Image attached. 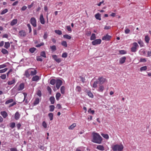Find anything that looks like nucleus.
<instances>
[{"instance_id":"f257e3e1","label":"nucleus","mask_w":151,"mask_h":151,"mask_svg":"<svg viewBox=\"0 0 151 151\" xmlns=\"http://www.w3.org/2000/svg\"><path fill=\"white\" fill-rule=\"evenodd\" d=\"M93 139L92 141L94 143L97 144H101L102 140V137L98 133L95 132L92 133Z\"/></svg>"},{"instance_id":"f03ea898","label":"nucleus","mask_w":151,"mask_h":151,"mask_svg":"<svg viewBox=\"0 0 151 151\" xmlns=\"http://www.w3.org/2000/svg\"><path fill=\"white\" fill-rule=\"evenodd\" d=\"M111 148L113 151H123L124 147L122 144H120L114 145Z\"/></svg>"},{"instance_id":"7ed1b4c3","label":"nucleus","mask_w":151,"mask_h":151,"mask_svg":"<svg viewBox=\"0 0 151 151\" xmlns=\"http://www.w3.org/2000/svg\"><path fill=\"white\" fill-rule=\"evenodd\" d=\"M97 80L100 85H101L104 83L107 82L106 79L102 76L99 77Z\"/></svg>"},{"instance_id":"20e7f679","label":"nucleus","mask_w":151,"mask_h":151,"mask_svg":"<svg viewBox=\"0 0 151 151\" xmlns=\"http://www.w3.org/2000/svg\"><path fill=\"white\" fill-rule=\"evenodd\" d=\"M18 35L19 37H23L26 36L27 34L24 30H22L19 32Z\"/></svg>"},{"instance_id":"39448f33","label":"nucleus","mask_w":151,"mask_h":151,"mask_svg":"<svg viewBox=\"0 0 151 151\" xmlns=\"http://www.w3.org/2000/svg\"><path fill=\"white\" fill-rule=\"evenodd\" d=\"M31 24L34 27H35L37 26L36 24V20L34 17H32L31 18L30 20Z\"/></svg>"},{"instance_id":"423d86ee","label":"nucleus","mask_w":151,"mask_h":151,"mask_svg":"<svg viewBox=\"0 0 151 151\" xmlns=\"http://www.w3.org/2000/svg\"><path fill=\"white\" fill-rule=\"evenodd\" d=\"M62 81L60 79H57L56 81V87L57 89H59L62 84Z\"/></svg>"},{"instance_id":"0eeeda50","label":"nucleus","mask_w":151,"mask_h":151,"mask_svg":"<svg viewBox=\"0 0 151 151\" xmlns=\"http://www.w3.org/2000/svg\"><path fill=\"white\" fill-rule=\"evenodd\" d=\"M101 42L100 39H96L92 42V44L93 45L100 44Z\"/></svg>"},{"instance_id":"6e6552de","label":"nucleus","mask_w":151,"mask_h":151,"mask_svg":"<svg viewBox=\"0 0 151 151\" xmlns=\"http://www.w3.org/2000/svg\"><path fill=\"white\" fill-rule=\"evenodd\" d=\"M111 36L107 34L102 37V39L103 40L109 41L111 40Z\"/></svg>"},{"instance_id":"1a4fd4ad","label":"nucleus","mask_w":151,"mask_h":151,"mask_svg":"<svg viewBox=\"0 0 151 151\" xmlns=\"http://www.w3.org/2000/svg\"><path fill=\"white\" fill-rule=\"evenodd\" d=\"M52 57L56 61L57 63H60L61 60L60 58H58L57 56L56 55H52Z\"/></svg>"},{"instance_id":"9d476101","label":"nucleus","mask_w":151,"mask_h":151,"mask_svg":"<svg viewBox=\"0 0 151 151\" xmlns=\"http://www.w3.org/2000/svg\"><path fill=\"white\" fill-rule=\"evenodd\" d=\"M40 23L43 24H44L45 23V21L43 17V15L42 14H41L40 18Z\"/></svg>"},{"instance_id":"9b49d317","label":"nucleus","mask_w":151,"mask_h":151,"mask_svg":"<svg viewBox=\"0 0 151 151\" xmlns=\"http://www.w3.org/2000/svg\"><path fill=\"white\" fill-rule=\"evenodd\" d=\"M126 58L125 56H124L120 58L119 63L120 64H122L125 62Z\"/></svg>"},{"instance_id":"f8f14e48","label":"nucleus","mask_w":151,"mask_h":151,"mask_svg":"<svg viewBox=\"0 0 151 151\" xmlns=\"http://www.w3.org/2000/svg\"><path fill=\"white\" fill-rule=\"evenodd\" d=\"M24 83H20L17 88V90L18 91L22 90L24 88Z\"/></svg>"},{"instance_id":"ddd939ff","label":"nucleus","mask_w":151,"mask_h":151,"mask_svg":"<svg viewBox=\"0 0 151 151\" xmlns=\"http://www.w3.org/2000/svg\"><path fill=\"white\" fill-rule=\"evenodd\" d=\"M40 78L38 76H35L32 78V80L33 81H37L40 80Z\"/></svg>"},{"instance_id":"4468645a","label":"nucleus","mask_w":151,"mask_h":151,"mask_svg":"<svg viewBox=\"0 0 151 151\" xmlns=\"http://www.w3.org/2000/svg\"><path fill=\"white\" fill-rule=\"evenodd\" d=\"M30 71L29 70V69H28L25 71V73H24V76H26V78H29L30 76Z\"/></svg>"},{"instance_id":"2eb2a0df","label":"nucleus","mask_w":151,"mask_h":151,"mask_svg":"<svg viewBox=\"0 0 151 151\" xmlns=\"http://www.w3.org/2000/svg\"><path fill=\"white\" fill-rule=\"evenodd\" d=\"M96 148L99 150L101 151H103L104 150V148L103 145H99L97 146Z\"/></svg>"},{"instance_id":"dca6fc26","label":"nucleus","mask_w":151,"mask_h":151,"mask_svg":"<svg viewBox=\"0 0 151 151\" xmlns=\"http://www.w3.org/2000/svg\"><path fill=\"white\" fill-rule=\"evenodd\" d=\"M17 22V20L16 19H13L10 22V25L13 26L16 24Z\"/></svg>"},{"instance_id":"f3484780","label":"nucleus","mask_w":151,"mask_h":151,"mask_svg":"<svg viewBox=\"0 0 151 151\" xmlns=\"http://www.w3.org/2000/svg\"><path fill=\"white\" fill-rule=\"evenodd\" d=\"M0 113L4 118H5L8 116V114L5 111H1Z\"/></svg>"},{"instance_id":"a211bd4d","label":"nucleus","mask_w":151,"mask_h":151,"mask_svg":"<svg viewBox=\"0 0 151 151\" xmlns=\"http://www.w3.org/2000/svg\"><path fill=\"white\" fill-rule=\"evenodd\" d=\"M99 82L97 80H96L94 82L93 85L92 86V87L94 88H96L97 87V84Z\"/></svg>"},{"instance_id":"6ab92c4d","label":"nucleus","mask_w":151,"mask_h":151,"mask_svg":"<svg viewBox=\"0 0 151 151\" xmlns=\"http://www.w3.org/2000/svg\"><path fill=\"white\" fill-rule=\"evenodd\" d=\"M20 116V114H19V113L18 112H17L15 114V118L16 120H17L18 119Z\"/></svg>"},{"instance_id":"aec40b11","label":"nucleus","mask_w":151,"mask_h":151,"mask_svg":"<svg viewBox=\"0 0 151 151\" xmlns=\"http://www.w3.org/2000/svg\"><path fill=\"white\" fill-rule=\"evenodd\" d=\"M95 17L97 19H98L100 20H101L100 14L99 13H97V14H96L95 15Z\"/></svg>"},{"instance_id":"412c9836","label":"nucleus","mask_w":151,"mask_h":151,"mask_svg":"<svg viewBox=\"0 0 151 151\" xmlns=\"http://www.w3.org/2000/svg\"><path fill=\"white\" fill-rule=\"evenodd\" d=\"M50 100L52 104H53L55 101V99L54 96H51L50 98Z\"/></svg>"},{"instance_id":"4be33fe9","label":"nucleus","mask_w":151,"mask_h":151,"mask_svg":"<svg viewBox=\"0 0 151 151\" xmlns=\"http://www.w3.org/2000/svg\"><path fill=\"white\" fill-rule=\"evenodd\" d=\"M40 102V99L38 98H37L35 99V101L34 102V105L35 106L38 104Z\"/></svg>"},{"instance_id":"5701e85b","label":"nucleus","mask_w":151,"mask_h":151,"mask_svg":"<svg viewBox=\"0 0 151 151\" xmlns=\"http://www.w3.org/2000/svg\"><path fill=\"white\" fill-rule=\"evenodd\" d=\"M104 89V87L102 85L99 86L98 91L99 92H102Z\"/></svg>"},{"instance_id":"b1692460","label":"nucleus","mask_w":151,"mask_h":151,"mask_svg":"<svg viewBox=\"0 0 151 151\" xmlns=\"http://www.w3.org/2000/svg\"><path fill=\"white\" fill-rule=\"evenodd\" d=\"M65 87L64 86H62L60 88V92L62 94H64L65 92Z\"/></svg>"},{"instance_id":"393cba45","label":"nucleus","mask_w":151,"mask_h":151,"mask_svg":"<svg viewBox=\"0 0 151 151\" xmlns=\"http://www.w3.org/2000/svg\"><path fill=\"white\" fill-rule=\"evenodd\" d=\"M101 136L104 137V138L106 139H108L109 138V136L107 134H104L103 133H102L101 134Z\"/></svg>"},{"instance_id":"a878e982","label":"nucleus","mask_w":151,"mask_h":151,"mask_svg":"<svg viewBox=\"0 0 151 151\" xmlns=\"http://www.w3.org/2000/svg\"><path fill=\"white\" fill-rule=\"evenodd\" d=\"M57 80H55L54 79H51L50 81V83L52 85H54L56 83Z\"/></svg>"},{"instance_id":"bb28decb","label":"nucleus","mask_w":151,"mask_h":151,"mask_svg":"<svg viewBox=\"0 0 151 151\" xmlns=\"http://www.w3.org/2000/svg\"><path fill=\"white\" fill-rule=\"evenodd\" d=\"M76 126V123H74L73 124L71 125L68 127L69 129H73Z\"/></svg>"},{"instance_id":"cd10ccee","label":"nucleus","mask_w":151,"mask_h":151,"mask_svg":"<svg viewBox=\"0 0 151 151\" xmlns=\"http://www.w3.org/2000/svg\"><path fill=\"white\" fill-rule=\"evenodd\" d=\"M1 52L4 54H8L9 52L6 49H2Z\"/></svg>"},{"instance_id":"c85d7f7f","label":"nucleus","mask_w":151,"mask_h":151,"mask_svg":"<svg viewBox=\"0 0 151 151\" xmlns=\"http://www.w3.org/2000/svg\"><path fill=\"white\" fill-rule=\"evenodd\" d=\"M61 95L60 93H57L55 95V97L56 99L58 101L59 100V99L60 96H61Z\"/></svg>"},{"instance_id":"c756f323","label":"nucleus","mask_w":151,"mask_h":151,"mask_svg":"<svg viewBox=\"0 0 151 151\" xmlns=\"http://www.w3.org/2000/svg\"><path fill=\"white\" fill-rule=\"evenodd\" d=\"M14 101V100L13 99H10L6 101L5 103L6 104H8L10 103H12Z\"/></svg>"},{"instance_id":"7c9ffc66","label":"nucleus","mask_w":151,"mask_h":151,"mask_svg":"<svg viewBox=\"0 0 151 151\" xmlns=\"http://www.w3.org/2000/svg\"><path fill=\"white\" fill-rule=\"evenodd\" d=\"M138 43L139 45L141 47H143L144 44L143 41H142L141 40H139L138 41Z\"/></svg>"},{"instance_id":"2f4dec72","label":"nucleus","mask_w":151,"mask_h":151,"mask_svg":"<svg viewBox=\"0 0 151 151\" xmlns=\"http://www.w3.org/2000/svg\"><path fill=\"white\" fill-rule=\"evenodd\" d=\"M48 116L50 120H52L53 119V115L52 113H50L48 114Z\"/></svg>"},{"instance_id":"473e14b6","label":"nucleus","mask_w":151,"mask_h":151,"mask_svg":"<svg viewBox=\"0 0 151 151\" xmlns=\"http://www.w3.org/2000/svg\"><path fill=\"white\" fill-rule=\"evenodd\" d=\"M63 37L64 38L68 40H70L71 38V36L67 34L63 35Z\"/></svg>"},{"instance_id":"72a5a7b5","label":"nucleus","mask_w":151,"mask_h":151,"mask_svg":"<svg viewBox=\"0 0 151 151\" xmlns=\"http://www.w3.org/2000/svg\"><path fill=\"white\" fill-rule=\"evenodd\" d=\"M150 40V38L147 35L145 36V41L147 43H148Z\"/></svg>"},{"instance_id":"f704fd0d","label":"nucleus","mask_w":151,"mask_h":151,"mask_svg":"<svg viewBox=\"0 0 151 151\" xmlns=\"http://www.w3.org/2000/svg\"><path fill=\"white\" fill-rule=\"evenodd\" d=\"M10 46V44L9 42H6L4 47L7 49Z\"/></svg>"},{"instance_id":"c9c22d12","label":"nucleus","mask_w":151,"mask_h":151,"mask_svg":"<svg viewBox=\"0 0 151 151\" xmlns=\"http://www.w3.org/2000/svg\"><path fill=\"white\" fill-rule=\"evenodd\" d=\"M15 83V81L14 79L12 81H8L7 82V83L9 85H12Z\"/></svg>"},{"instance_id":"e433bc0d","label":"nucleus","mask_w":151,"mask_h":151,"mask_svg":"<svg viewBox=\"0 0 151 151\" xmlns=\"http://www.w3.org/2000/svg\"><path fill=\"white\" fill-rule=\"evenodd\" d=\"M96 38V35L95 34L93 33L91 36L90 40H95Z\"/></svg>"},{"instance_id":"4c0bfd02","label":"nucleus","mask_w":151,"mask_h":151,"mask_svg":"<svg viewBox=\"0 0 151 151\" xmlns=\"http://www.w3.org/2000/svg\"><path fill=\"white\" fill-rule=\"evenodd\" d=\"M30 73L32 76L35 75L37 73V71L35 70H34V71H30Z\"/></svg>"},{"instance_id":"58836bf2","label":"nucleus","mask_w":151,"mask_h":151,"mask_svg":"<svg viewBox=\"0 0 151 151\" xmlns=\"http://www.w3.org/2000/svg\"><path fill=\"white\" fill-rule=\"evenodd\" d=\"M61 45L65 47H67V43L65 41H63L61 42Z\"/></svg>"},{"instance_id":"ea45409f","label":"nucleus","mask_w":151,"mask_h":151,"mask_svg":"<svg viewBox=\"0 0 151 151\" xmlns=\"http://www.w3.org/2000/svg\"><path fill=\"white\" fill-rule=\"evenodd\" d=\"M132 45H133L132 47H135L137 49L139 47V45L136 42H134L133 43Z\"/></svg>"},{"instance_id":"a19ab883","label":"nucleus","mask_w":151,"mask_h":151,"mask_svg":"<svg viewBox=\"0 0 151 151\" xmlns=\"http://www.w3.org/2000/svg\"><path fill=\"white\" fill-rule=\"evenodd\" d=\"M147 68L146 66H143L140 68V70L141 71H145L147 70Z\"/></svg>"},{"instance_id":"79ce46f5","label":"nucleus","mask_w":151,"mask_h":151,"mask_svg":"<svg viewBox=\"0 0 151 151\" xmlns=\"http://www.w3.org/2000/svg\"><path fill=\"white\" fill-rule=\"evenodd\" d=\"M36 48L35 47L31 48L29 49V51L31 53H33L36 50Z\"/></svg>"},{"instance_id":"37998d69","label":"nucleus","mask_w":151,"mask_h":151,"mask_svg":"<svg viewBox=\"0 0 151 151\" xmlns=\"http://www.w3.org/2000/svg\"><path fill=\"white\" fill-rule=\"evenodd\" d=\"M76 91H78V92H79L81 91V88L80 86H76Z\"/></svg>"},{"instance_id":"c03bdc74","label":"nucleus","mask_w":151,"mask_h":151,"mask_svg":"<svg viewBox=\"0 0 151 151\" xmlns=\"http://www.w3.org/2000/svg\"><path fill=\"white\" fill-rule=\"evenodd\" d=\"M50 111H53L55 109V106L54 105H51L50 106Z\"/></svg>"},{"instance_id":"a18cd8bd","label":"nucleus","mask_w":151,"mask_h":151,"mask_svg":"<svg viewBox=\"0 0 151 151\" xmlns=\"http://www.w3.org/2000/svg\"><path fill=\"white\" fill-rule=\"evenodd\" d=\"M8 11V9H5L3 10L2 11L1 13V15H3L6 12H7Z\"/></svg>"},{"instance_id":"49530a36","label":"nucleus","mask_w":151,"mask_h":151,"mask_svg":"<svg viewBox=\"0 0 151 151\" xmlns=\"http://www.w3.org/2000/svg\"><path fill=\"white\" fill-rule=\"evenodd\" d=\"M55 32L56 33L59 35H61L62 34V31L60 30H56L55 31Z\"/></svg>"},{"instance_id":"de8ad7c7","label":"nucleus","mask_w":151,"mask_h":151,"mask_svg":"<svg viewBox=\"0 0 151 151\" xmlns=\"http://www.w3.org/2000/svg\"><path fill=\"white\" fill-rule=\"evenodd\" d=\"M47 89L49 92V94L50 95L51 94L52 91L51 88L49 86H48L47 88Z\"/></svg>"},{"instance_id":"09e8293b","label":"nucleus","mask_w":151,"mask_h":151,"mask_svg":"<svg viewBox=\"0 0 151 151\" xmlns=\"http://www.w3.org/2000/svg\"><path fill=\"white\" fill-rule=\"evenodd\" d=\"M137 50V49L133 47H132L131 48V51L132 52H135Z\"/></svg>"},{"instance_id":"8fccbe9b","label":"nucleus","mask_w":151,"mask_h":151,"mask_svg":"<svg viewBox=\"0 0 151 151\" xmlns=\"http://www.w3.org/2000/svg\"><path fill=\"white\" fill-rule=\"evenodd\" d=\"M40 55L44 58H46V54L45 51H42L40 53Z\"/></svg>"},{"instance_id":"3c124183","label":"nucleus","mask_w":151,"mask_h":151,"mask_svg":"<svg viewBox=\"0 0 151 151\" xmlns=\"http://www.w3.org/2000/svg\"><path fill=\"white\" fill-rule=\"evenodd\" d=\"M44 43L43 42H42L40 44H38L35 46V47H40L41 46L44 45Z\"/></svg>"},{"instance_id":"603ef678","label":"nucleus","mask_w":151,"mask_h":151,"mask_svg":"<svg viewBox=\"0 0 151 151\" xmlns=\"http://www.w3.org/2000/svg\"><path fill=\"white\" fill-rule=\"evenodd\" d=\"M50 48L53 51H55L56 50V47L54 45L50 46Z\"/></svg>"},{"instance_id":"864d4df0","label":"nucleus","mask_w":151,"mask_h":151,"mask_svg":"<svg viewBox=\"0 0 151 151\" xmlns=\"http://www.w3.org/2000/svg\"><path fill=\"white\" fill-rule=\"evenodd\" d=\"M27 26L29 29V33H30L32 32V29L31 27L30 24H27Z\"/></svg>"},{"instance_id":"5fc2aeb1","label":"nucleus","mask_w":151,"mask_h":151,"mask_svg":"<svg viewBox=\"0 0 151 151\" xmlns=\"http://www.w3.org/2000/svg\"><path fill=\"white\" fill-rule=\"evenodd\" d=\"M42 126L45 128H46L47 127V124L45 121L42 122Z\"/></svg>"},{"instance_id":"6e6d98bb","label":"nucleus","mask_w":151,"mask_h":151,"mask_svg":"<svg viewBox=\"0 0 151 151\" xmlns=\"http://www.w3.org/2000/svg\"><path fill=\"white\" fill-rule=\"evenodd\" d=\"M8 69L7 68H5L3 69L0 70V73H3L6 71Z\"/></svg>"},{"instance_id":"4d7b16f0","label":"nucleus","mask_w":151,"mask_h":151,"mask_svg":"<svg viewBox=\"0 0 151 151\" xmlns=\"http://www.w3.org/2000/svg\"><path fill=\"white\" fill-rule=\"evenodd\" d=\"M141 54L142 55H145L146 54V52L144 49H142L140 51Z\"/></svg>"},{"instance_id":"13d9d810","label":"nucleus","mask_w":151,"mask_h":151,"mask_svg":"<svg viewBox=\"0 0 151 151\" xmlns=\"http://www.w3.org/2000/svg\"><path fill=\"white\" fill-rule=\"evenodd\" d=\"M119 53L121 54H124L126 53V52L124 50H119Z\"/></svg>"},{"instance_id":"bf43d9fd","label":"nucleus","mask_w":151,"mask_h":151,"mask_svg":"<svg viewBox=\"0 0 151 151\" xmlns=\"http://www.w3.org/2000/svg\"><path fill=\"white\" fill-rule=\"evenodd\" d=\"M88 95L91 98L93 97V95L92 93L91 92L89 91L88 93Z\"/></svg>"},{"instance_id":"052dcab7","label":"nucleus","mask_w":151,"mask_h":151,"mask_svg":"<svg viewBox=\"0 0 151 151\" xmlns=\"http://www.w3.org/2000/svg\"><path fill=\"white\" fill-rule=\"evenodd\" d=\"M15 125V123L14 122H12L10 124V127L12 128H14Z\"/></svg>"},{"instance_id":"680f3d73","label":"nucleus","mask_w":151,"mask_h":151,"mask_svg":"<svg viewBox=\"0 0 151 151\" xmlns=\"http://www.w3.org/2000/svg\"><path fill=\"white\" fill-rule=\"evenodd\" d=\"M0 78L2 79H5L6 78V75L5 74L2 75L1 76Z\"/></svg>"},{"instance_id":"e2e57ef3","label":"nucleus","mask_w":151,"mask_h":151,"mask_svg":"<svg viewBox=\"0 0 151 151\" xmlns=\"http://www.w3.org/2000/svg\"><path fill=\"white\" fill-rule=\"evenodd\" d=\"M67 56V53L66 52H64L63 53L62 57L63 58H66Z\"/></svg>"},{"instance_id":"0e129e2a","label":"nucleus","mask_w":151,"mask_h":151,"mask_svg":"<svg viewBox=\"0 0 151 151\" xmlns=\"http://www.w3.org/2000/svg\"><path fill=\"white\" fill-rule=\"evenodd\" d=\"M6 63L2 65H0V69L2 68L6 67Z\"/></svg>"},{"instance_id":"69168bd1","label":"nucleus","mask_w":151,"mask_h":151,"mask_svg":"<svg viewBox=\"0 0 151 151\" xmlns=\"http://www.w3.org/2000/svg\"><path fill=\"white\" fill-rule=\"evenodd\" d=\"M48 35L47 32H45L43 35V38L44 39H46L47 38Z\"/></svg>"},{"instance_id":"338daca9","label":"nucleus","mask_w":151,"mask_h":151,"mask_svg":"<svg viewBox=\"0 0 151 151\" xmlns=\"http://www.w3.org/2000/svg\"><path fill=\"white\" fill-rule=\"evenodd\" d=\"M66 28L68 31L70 32L72 31V29L70 26H67L66 27Z\"/></svg>"},{"instance_id":"774afa93","label":"nucleus","mask_w":151,"mask_h":151,"mask_svg":"<svg viewBox=\"0 0 151 151\" xmlns=\"http://www.w3.org/2000/svg\"><path fill=\"white\" fill-rule=\"evenodd\" d=\"M11 151H18L17 149L16 148H11L10 149Z\"/></svg>"}]
</instances>
